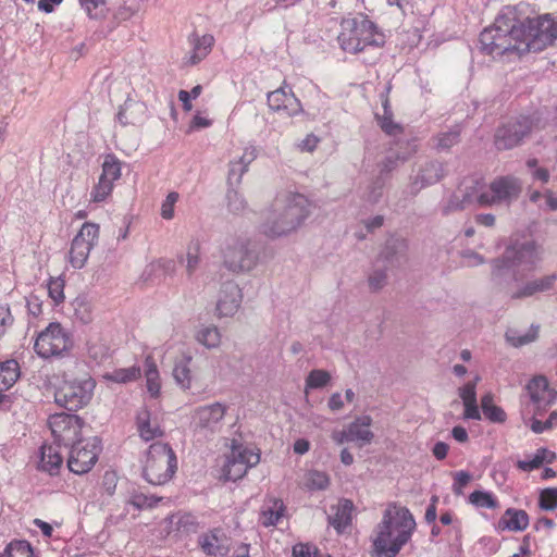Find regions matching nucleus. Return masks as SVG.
Wrapping results in <instances>:
<instances>
[{
  "mask_svg": "<svg viewBox=\"0 0 557 557\" xmlns=\"http://www.w3.org/2000/svg\"><path fill=\"white\" fill-rule=\"evenodd\" d=\"M333 509L335 512L329 518V522L338 533H342L351 523L354 503L345 498L339 500Z\"/></svg>",
  "mask_w": 557,
  "mask_h": 557,
  "instance_id": "c85d7f7f",
  "label": "nucleus"
},
{
  "mask_svg": "<svg viewBox=\"0 0 557 557\" xmlns=\"http://www.w3.org/2000/svg\"><path fill=\"white\" fill-rule=\"evenodd\" d=\"M191 356L184 355L182 359L175 362L173 368V377L183 389H188L191 386Z\"/></svg>",
  "mask_w": 557,
  "mask_h": 557,
  "instance_id": "2f4dec72",
  "label": "nucleus"
},
{
  "mask_svg": "<svg viewBox=\"0 0 557 557\" xmlns=\"http://www.w3.org/2000/svg\"><path fill=\"white\" fill-rule=\"evenodd\" d=\"M520 25L524 33L525 53L541 52L557 41V20L549 13L527 17L520 21Z\"/></svg>",
  "mask_w": 557,
  "mask_h": 557,
  "instance_id": "0eeeda50",
  "label": "nucleus"
},
{
  "mask_svg": "<svg viewBox=\"0 0 557 557\" xmlns=\"http://www.w3.org/2000/svg\"><path fill=\"white\" fill-rule=\"evenodd\" d=\"M465 411H463V418L469 420H480L481 414L478 407V401L467 403L463 404Z\"/></svg>",
  "mask_w": 557,
  "mask_h": 557,
  "instance_id": "69168bd1",
  "label": "nucleus"
},
{
  "mask_svg": "<svg viewBox=\"0 0 557 557\" xmlns=\"http://www.w3.org/2000/svg\"><path fill=\"white\" fill-rule=\"evenodd\" d=\"M284 504L282 500H274L272 506L263 508L262 516V524L264 527H274L278 523L280 519L284 515Z\"/></svg>",
  "mask_w": 557,
  "mask_h": 557,
  "instance_id": "ea45409f",
  "label": "nucleus"
},
{
  "mask_svg": "<svg viewBox=\"0 0 557 557\" xmlns=\"http://www.w3.org/2000/svg\"><path fill=\"white\" fill-rule=\"evenodd\" d=\"M523 34L519 20V7H507L494 23L480 34L481 49L493 58L509 53L521 55L527 49L522 39Z\"/></svg>",
  "mask_w": 557,
  "mask_h": 557,
  "instance_id": "f03ea898",
  "label": "nucleus"
},
{
  "mask_svg": "<svg viewBox=\"0 0 557 557\" xmlns=\"http://www.w3.org/2000/svg\"><path fill=\"white\" fill-rule=\"evenodd\" d=\"M114 184L99 177L98 183L90 193V200L99 203L104 201L113 191Z\"/></svg>",
  "mask_w": 557,
  "mask_h": 557,
  "instance_id": "de8ad7c7",
  "label": "nucleus"
},
{
  "mask_svg": "<svg viewBox=\"0 0 557 557\" xmlns=\"http://www.w3.org/2000/svg\"><path fill=\"white\" fill-rule=\"evenodd\" d=\"M21 375L20 364L15 359L0 362V394L10 389Z\"/></svg>",
  "mask_w": 557,
  "mask_h": 557,
  "instance_id": "c756f323",
  "label": "nucleus"
},
{
  "mask_svg": "<svg viewBox=\"0 0 557 557\" xmlns=\"http://www.w3.org/2000/svg\"><path fill=\"white\" fill-rule=\"evenodd\" d=\"M99 237V225L86 222L81 227L72 244H94Z\"/></svg>",
  "mask_w": 557,
  "mask_h": 557,
  "instance_id": "a18cd8bd",
  "label": "nucleus"
},
{
  "mask_svg": "<svg viewBox=\"0 0 557 557\" xmlns=\"http://www.w3.org/2000/svg\"><path fill=\"white\" fill-rule=\"evenodd\" d=\"M65 282L61 276L50 277L47 283L48 296L52 299L54 306L64 301Z\"/></svg>",
  "mask_w": 557,
  "mask_h": 557,
  "instance_id": "49530a36",
  "label": "nucleus"
},
{
  "mask_svg": "<svg viewBox=\"0 0 557 557\" xmlns=\"http://www.w3.org/2000/svg\"><path fill=\"white\" fill-rule=\"evenodd\" d=\"M259 461V454L244 448L242 445H234L223 466V476L227 481L236 482L247 473L249 468L256 466Z\"/></svg>",
  "mask_w": 557,
  "mask_h": 557,
  "instance_id": "4468645a",
  "label": "nucleus"
},
{
  "mask_svg": "<svg viewBox=\"0 0 557 557\" xmlns=\"http://www.w3.org/2000/svg\"><path fill=\"white\" fill-rule=\"evenodd\" d=\"M79 5L90 18H98L102 15L106 0H78Z\"/></svg>",
  "mask_w": 557,
  "mask_h": 557,
  "instance_id": "603ef678",
  "label": "nucleus"
},
{
  "mask_svg": "<svg viewBox=\"0 0 557 557\" xmlns=\"http://www.w3.org/2000/svg\"><path fill=\"white\" fill-rule=\"evenodd\" d=\"M74 318L82 324H88L92 321L91 304L85 295H78L71 304Z\"/></svg>",
  "mask_w": 557,
  "mask_h": 557,
  "instance_id": "72a5a7b5",
  "label": "nucleus"
},
{
  "mask_svg": "<svg viewBox=\"0 0 557 557\" xmlns=\"http://www.w3.org/2000/svg\"><path fill=\"white\" fill-rule=\"evenodd\" d=\"M66 450H69V470L75 474H85L92 469L98 460L101 450L100 441L97 437L81 438Z\"/></svg>",
  "mask_w": 557,
  "mask_h": 557,
  "instance_id": "f8f14e48",
  "label": "nucleus"
},
{
  "mask_svg": "<svg viewBox=\"0 0 557 557\" xmlns=\"http://www.w3.org/2000/svg\"><path fill=\"white\" fill-rule=\"evenodd\" d=\"M521 191L522 185L519 178L510 175L498 176L491 182L486 189L478 195L476 201L483 207L509 205L518 199Z\"/></svg>",
  "mask_w": 557,
  "mask_h": 557,
  "instance_id": "9b49d317",
  "label": "nucleus"
},
{
  "mask_svg": "<svg viewBox=\"0 0 557 557\" xmlns=\"http://www.w3.org/2000/svg\"><path fill=\"white\" fill-rule=\"evenodd\" d=\"M268 106L275 112H282L288 116L297 114L301 110L299 99L285 87L277 88L268 95Z\"/></svg>",
  "mask_w": 557,
  "mask_h": 557,
  "instance_id": "412c9836",
  "label": "nucleus"
},
{
  "mask_svg": "<svg viewBox=\"0 0 557 557\" xmlns=\"http://www.w3.org/2000/svg\"><path fill=\"white\" fill-rule=\"evenodd\" d=\"M231 557H252L250 555V544L247 543H240L238 544L234 550Z\"/></svg>",
  "mask_w": 557,
  "mask_h": 557,
  "instance_id": "774afa93",
  "label": "nucleus"
},
{
  "mask_svg": "<svg viewBox=\"0 0 557 557\" xmlns=\"http://www.w3.org/2000/svg\"><path fill=\"white\" fill-rule=\"evenodd\" d=\"M178 262L186 265L188 275H191L199 267L201 260L200 246H187L185 252L177 255Z\"/></svg>",
  "mask_w": 557,
  "mask_h": 557,
  "instance_id": "e433bc0d",
  "label": "nucleus"
},
{
  "mask_svg": "<svg viewBox=\"0 0 557 557\" xmlns=\"http://www.w3.org/2000/svg\"><path fill=\"white\" fill-rule=\"evenodd\" d=\"M147 389L151 397H158L160 394L159 372L153 362L147 363L146 370Z\"/></svg>",
  "mask_w": 557,
  "mask_h": 557,
  "instance_id": "8fccbe9b",
  "label": "nucleus"
},
{
  "mask_svg": "<svg viewBox=\"0 0 557 557\" xmlns=\"http://www.w3.org/2000/svg\"><path fill=\"white\" fill-rule=\"evenodd\" d=\"M92 246H71L67 252L70 264L74 269H82L88 259Z\"/></svg>",
  "mask_w": 557,
  "mask_h": 557,
  "instance_id": "c03bdc74",
  "label": "nucleus"
},
{
  "mask_svg": "<svg viewBox=\"0 0 557 557\" xmlns=\"http://www.w3.org/2000/svg\"><path fill=\"white\" fill-rule=\"evenodd\" d=\"M48 423L53 436L52 443L63 446L64 449L81 440L84 421L77 414L54 413L50 416Z\"/></svg>",
  "mask_w": 557,
  "mask_h": 557,
  "instance_id": "ddd939ff",
  "label": "nucleus"
},
{
  "mask_svg": "<svg viewBox=\"0 0 557 557\" xmlns=\"http://www.w3.org/2000/svg\"><path fill=\"white\" fill-rule=\"evenodd\" d=\"M140 376V368L133 366L129 368L115 369L111 373L107 374L109 381L115 383H128L137 380Z\"/></svg>",
  "mask_w": 557,
  "mask_h": 557,
  "instance_id": "79ce46f5",
  "label": "nucleus"
},
{
  "mask_svg": "<svg viewBox=\"0 0 557 557\" xmlns=\"http://www.w3.org/2000/svg\"><path fill=\"white\" fill-rule=\"evenodd\" d=\"M171 524L181 535H191L198 533L203 524L198 517L191 512H177L171 517Z\"/></svg>",
  "mask_w": 557,
  "mask_h": 557,
  "instance_id": "cd10ccee",
  "label": "nucleus"
},
{
  "mask_svg": "<svg viewBox=\"0 0 557 557\" xmlns=\"http://www.w3.org/2000/svg\"><path fill=\"white\" fill-rule=\"evenodd\" d=\"M471 475L467 471H459L455 474L453 491L456 495L462 494V488L470 482Z\"/></svg>",
  "mask_w": 557,
  "mask_h": 557,
  "instance_id": "680f3d73",
  "label": "nucleus"
},
{
  "mask_svg": "<svg viewBox=\"0 0 557 557\" xmlns=\"http://www.w3.org/2000/svg\"><path fill=\"white\" fill-rule=\"evenodd\" d=\"M459 131L443 133L437 138V146L443 149H448L459 141Z\"/></svg>",
  "mask_w": 557,
  "mask_h": 557,
  "instance_id": "13d9d810",
  "label": "nucleus"
},
{
  "mask_svg": "<svg viewBox=\"0 0 557 557\" xmlns=\"http://www.w3.org/2000/svg\"><path fill=\"white\" fill-rule=\"evenodd\" d=\"M161 498L153 495H146L144 493L134 491L127 500V504L132 505L138 510L153 508L158 505Z\"/></svg>",
  "mask_w": 557,
  "mask_h": 557,
  "instance_id": "37998d69",
  "label": "nucleus"
},
{
  "mask_svg": "<svg viewBox=\"0 0 557 557\" xmlns=\"http://www.w3.org/2000/svg\"><path fill=\"white\" fill-rule=\"evenodd\" d=\"M180 199V195L176 191H171L168 194L165 199L161 205L160 214L164 220H172L174 218V208L176 202Z\"/></svg>",
  "mask_w": 557,
  "mask_h": 557,
  "instance_id": "6e6d98bb",
  "label": "nucleus"
},
{
  "mask_svg": "<svg viewBox=\"0 0 557 557\" xmlns=\"http://www.w3.org/2000/svg\"><path fill=\"white\" fill-rule=\"evenodd\" d=\"M70 334L59 322H51L36 337L34 343L35 352L42 359L53 356H61L72 348Z\"/></svg>",
  "mask_w": 557,
  "mask_h": 557,
  "instance_id": "9d476101",
  "label": "nucleus"
},
{
  "mask_svg": "<svg viewBox=\"0 0 557 557\" xmlns=\"http://www.w3.org/2000/svg\"><path fill=\"white\" fill-rule=\"evenodd\" d=\"M534 127L530 117H521L500 126L495 134V146L498 150L511 149L532 132Z\"/></svg>",
  "mask_w": 557,
  "mask_h": 557,
  "instance_id": "f3484780",
  "label": "nucleus"
},
{
  "mask_svg": "<svg viewBox=\"0 0 557 557\" xmlns=\"http://www.w3.org/2000/svg\"><path fill=\"white\" fill-rule=\"evenodd\" d=\"M62 448L63 446H59L55 443L42 444L39 449L40 460L38 469L51 476L59 474L63 465Z\"/></svg>",
  "mask_w": 557,
  "mask_h": 557,
  "instance_id": "5701e85b",
  "label": "nucleus"
},
{
  "mask_svg": "<svg viewBox=\"0 0 557 557\" xmlns=\"http://www.w3.org/2000/svg\"><path fill=\"white\" fill-rule=\"evenodd\" d=\"M320 143L319 137L313 134H308L304 140L298 145L300 151L312 152L318 144Z\"/></svg>",
  "mask_w": 557,
  "mask_h": 557,
  "instance_id": "0e129e2a",
  "label": "nucleus"
},
{
  "mask_svg": "<svg viewBox=\"0 0 557 557\" xmlns=\"http://www.w3.org/2000/svg\"><path fill=\"white\" fill-rule=\"evenodd\" d=\"M372 418L368 414L357 417L347 425L350 442L356 443L359 447L370 444L374 437L371 431Z\"/></svg>",
  "mask_w": 557,
  "mask_h": 557,
  "instance_id": "393cba45",
  "label": "nucleus"
},
{
  "mask_svg": "<svg viewBox=\"0 0 557 557\" xmlns=\"http://www.w3.org/2000/svg\"><path fill=\"white\" fill-rule=\"evenodd\" d=\"M539 506L542 510L553 511L557 508V487H547L541 491Z\"/></svg>",
  "mask_w": 557,
  "mask_h": 557,
  "instance_id": "3c124183",
  "label": "nucleus"
},
{
  "mask_svg": "<svg viewBox=\"0 0 557 557\" xmlns=\"http://www.w3.org/2000/svg\"><path fill=\"white\" fill-rule=\"evenodd\" d=\"M541 261L537 246H507L500 258L492 261L493 284L506 289L511 299H523L553 289L557 274H549L525 282L511 290L513 283L523 281Z\"/></svg>",
  "mask_w": 557,
  "mask_h": 557,
  "instance_id": "f257e3e1",
  "label": "nucleus"
},
{
  "mask_svg": "<svg viewBox=\"0 0 557 557\" xmlns=\"http://www.w3.org/2000/svg\"><path fill=\"white\" fill-rule=\"evenodd\" d=\"M318 548L308 543H298L293 546V557H317Z\"/></svg>",
  "mask_w": 557,
  "mask_h": 557,
  "instance_id": "bf43d9fd",
  "label": "nucleus"
},
{
  "mask_svg": "<svg viewBox=\"0 0 557 557\" xmlns=\"http://www.w3.org/2000/svg\"><path fill=\"white\" fill-rule=\"evenodd\" d=\"M384 114L377 116V122L382 131L389 136H397L403 133V127L393 121V114L388 108V100L383 103Z\"/></svg>",
  "mask_w": 557,
  "mask_h": 557,
  "instance_id": "58836bf2",
  "label": "nucleus"
},
{
  "mask_svg": "<svg viewBox=\"0 0 557 557\" xmlns=\"http://www.w3.org/2000/svg\"><path fill=\"white\" fill-rule=\"evenodd\" d=\"M26 307L28 313L33 317H38L42 313V300L37 295L32 294L26 298Z\"/></svg>",
  "mask_w": 557,
  "mask_h": 557,
  "instance_id": "e2e57ef3",
  "label": "nucleus"
},
{
  "mask_svg": "<svg viewBox=\"0 0 557 557\" xmlns=\"http://www.w3.org/2000/svg\"><path fill=\"white\" fill-rule=\"evenodd\" d=\"M483 414L491 422L503 423L506 421V412L500 407L495 405L491 407L484 406Z\"/></svg>",
  "mask_w": 557,
  "mask_h": 557,
  "instance_id": "052dcab7",
  "label": "nucleus"
},
{
  "mask_svg": "<svg viewBox=\"0 0 557 557\" xmlns=\"http://www.w3.org/2000/svg\"><path fill=\"white\" fill-rule=\"evenodd\" d=\"M469 503L476 508L496 509L499 503L488 491H474L469 495Z\"/></svg>",
  "mask_w": 557,
  "mask_h": 557,
  "instance_id": "4c0bfd02",
  "label": "nucleus"
},
{
  "mask_svg": "<svg viewBox=\"0 0 557 557\" xmlns=\"http://www.w3.org/2000/svg\"><path fill=\"white\" fill-rule=\"evenodd\" d=\"M395 246H383L368 273L367 282L370 292L376 293L387 284L388 272L397 262Z\"/></svg>",
  "mask_w": 557,
  "mask_h": 557,
  "instance_id": "2eb2a0df",
  "label": "nucleus"
},
{
  "mask_svg": "<svg viewBox=\"0 0 557 557\" xmlns=\"http://www.w3.org/2000/svg\"><path fill=\"white\" fill-rule=\"evenodd\" d=\"M195 338L197 343L206 348L213 349L219 347L221 343V333L215 325H201L197 330Z\"/></svg>",
  "mask_w": 557,
  "mask_h": 557,
  "instance_id": "473e14b6",
  "label": "nucleus"
},
{
  "mask_svg": "<svg viewBox=\"0 0 557 557\" xmlns=\"http://www.w3.org/2000/svg\"><path fill=\"white\" fill-rule=\"evenodd\" d=\"M136 425L140 438L145 442H150L163 435V430L161 429L157 418L152 417L151 411L147 407L141 408L137 412Z\"/></svg>",
  "mask_w": 557,
  "mask_h": 557,
  "instance_id": "b1692460",
  "label": "nucleus"
},
{
  "mask_svg": "<svg viewBox=\"0 0 557 557\" xmlns=\"http://www.w3.org/2000/svg\"><path fill=\"white\" fill-rule=\"evenodd\" d=\"M337 42L344 52L359 54L383 48L386 44V35L367 14H348L339 23Z\"/></svg>",
  "mask_w": 557,
  "mask_h": 557,
  "instance_id": "20e7f679",
  "label": "nucleus"
},
{
  "mask_svg": "<svg viewBox=\"0 0 557 557\" xmlns=\"http://www.w3.org/2000/svg\"><path fill=\"white\" fill-rule=\"evenodd\" d=\"M557 422V411L554 410L549 413L547 420L541 421L533 417L530 420V429L535 434H541L547 430H550Z\"/></svg>",
  "mask_w": 557,
  "mask_h": 557,
  "instance_id": "864d4df0",
  "label": "nucleus"
},
{
  "mask_svg": "<svg viewBox=\"0 0 557 557\" xmlns=\"http://www.w3.org/2000/svg\"><path fill=\"white\" fill-rule=\"evenodd\" d=\"M243 294L234 281H226L221 285L216 300V314L219 318L233 317L239 309Z\"/></svg>",
  "mask_w": 557,
  "mask_h": 557,
  "instance_id": "aec40b11",
  "label": "nucleus"
},
{
  "mask_svg": "<svg viewBox=\"0 0 557 557\" xmlns=\"http://www.w3.org/2000/svg\"><path fill=\"white\" fill-rule=\"evenodd\" d=\"M539 331L540 325L537 324H532L524 333L517 329H508L505 333V339L510 346L519 348L535 342L539 337Z\"/></svg>",
  "mask_w": 557,
  "mask_h": 557,
  "instance_id": "7c9ffc66",
  "label": "nucleus"
},
{
  "mask_svg": "<svg viewBox=\"0 0 557 557\" xmlns=\"http://www.w3.org/2000/svg\"><path fill=\"white\" fill-rule=\"evenodd\" d=\"M416 528V521L409 509L388 508L376 527L373 547L380 557H396L406 545Z\"/></svg>",
  "mask_w": 557,
  "mask_h": 557,
  "instance_id": "39448f33",
  "label": "nucleus"
},
{
  "mask_svg": "<svg viewBox=\"0 0 557 557\" xmlns=\"http://www.w3.org/2000/svg\"><path fill=\"white\" fill-rule=\"evenodd\" d=\"M310 207V201L301 194H280L264 212L260 232L272 239L289 234L308 218Z\"/></svg>",
  "mask_w": 557,
  "mask_h": 557,
  "instance_id": "7ed1b4c3",
  "label": "nucleus"
},
{
  "mask_svg": "<svg viewBox=\"0 0 557 557\" xmlns=\"http://www.w3.org/2000/svg\"><path fill=\"white\" fill-rule=\"evenodd\" d=\"M525 392L536 409L535 414H539L540 410H545L557 400V391L549 387L545 375L533 376L527 383Z\"/></svg>",
  "mask_w": 557,
  "mask_h": 557,
  "instance_id": "6ab92c4d",
  "label": "nucleus"
},
{
  "mask_svg": "<svg viewBox=\"0 0 557 557\" xmlns=\"http://www.w3.org/2000/svg\"><path fill=\"white\" fill-rule=\"evenodd\" d=\"M86 349L89 359L95 364H101L111 357V348L108 339L99 332H92L86 342Z\"/></svg>",
  "mask_w": 557,
  "mask_h": 557,
  "instance_id": "a878e982",
  "label": "nucleus"
},
{
  "mask_svg": "<svg viewBox=\"0 0 557 557\" xmlns=\"http://www.w3.org/2000/svg\"><path fill=\"white\" fill-rule=\"evenodd\" d=\"M0 557H34V550L29 542L14 540L5 546Z\"/></svg>",
  "mask_w": 557,
  "mask_h": 557,
  "instance_id": "c9c22d12",
  "label": "nucleus"
},
{
  "mask_svg": "<svg viewBox=\"0 0 557 557\" xmlns=\"http://www.w3.org/2000/svg\"><path fill=\"white\" fill-rule=\"evenodd\" d=\"M461 261L460 264L463 267H476L484 262V258L475 251L467 248L459 251Z\"/></svg>",
  "mask_w": 557,
  "mask_h": 557,
  "instance_id": "4d7b16f0",
  "label": "nucleus"
},
{
  "mask_svg": "<svg viewBox=\"0 0 557 557\" xmlns=\"http://www.w3.org/2000/svg\"><path fill=\"white\" fill-rule=\"evenodd\" d=\"M177 470V458L168 443H153L149 446L143 468V478L151 485L168 483Z\"/></svg>",
  "mask_w": 557,
  "mask_h": 557,
  "instance_id": "423d86ee",
  "label": "nucleus"
},
{
  "mask_svg": "<svg viewBox=\"0 0 557 557\" xmlns=\"http://www.w3.org/2000/svg\"><path fill=\"white\" fill-rule=\"evenodd\" d=\"M197 545L207 557H225L231 552V539L221 527L199 534Z\"/></svg>",
  "mask_w": 557,
  "mask_h": 557,
  "instance_id": "a211bd4d",
  "label": "nucleus"
},
{
  "mask_svg": "<svg viewBox=\"0 0 557 557\" xmlns=\"http://www.w3.org/2000/svg\"><path fill=\"white\" fill-rule=\"evenodd\" d=\"M122 175L121 161L114 154H107L102 163L100 178L114 184Z\"/></svg>",
  "mask_w": 557,
  "mask_h": 557,
  "instance_id": "f704fd0d",
  "label": "nucleus"
},
{
  "mask_svg": "<svg viewBox=\"0 0 557 557\" xmlns=\"http://www.w3.org/2000/svg\"><path fill=\"white\" fill-rule=\"evenodd\" d=\"M330 484L329 475L319 470H311L306 475L305 486L307 490L313 491H323Z\"/></svg>",
  "mask_w": 557,
  "mask_h": 557,
  "instance_id": "a19ab883",
  "label": "nucleus"
},
{
  "mask_svg": "<svg viewBox=\"0 0 557 557\" xmlns=\"http://www.w3.org/2000/svg\"><path fill=\"white\" fill-rule=\"evenodd\" d=\"M260 247L225 246L222 250L225 268L235 273L250 271L259 261Z\"/></svg>",
  "mask_w": 557,
  "mask_h": 557,
  "instance_id": "dca6fc26",
  "label": "nucleus"
},
{
  "mask_svg": "<svg viewBox=\"0 0 557 557\" xmlns=\"http://www.w3.org/2000/svg\"><path fill=\"white\" fill-rule=\"evenodd\" d=\"M228 405L222 401L195 407L190 411L189 428L198 440H212L223 429Z\"/></svg>",
  "mask_w": 557,
  "mask_h": 557,
  "instance_id": "6e6552de",
  "label": "nucleus"
},
{
  "mask_svg": "<svg viewBox=\"0 0 557 557\" xmlns=\"http://www.w3.org/2000/svg\"><path fill=\"white\" fill-rule=\"evenodd\" d=\"M96 382L91 377L64 381L54 393L55 404L69 411H77L89 404Z\"/></svg>",
  "mask_w": 557,
  "mask_h": 557,
  "instance_id": "1a4fd4ad",
  "label": "nucleus"
},
{
  "mask_svg": "<svg viewBox=\"0 0 557 557\" xmlns=\"http://www.w3.org/2000/svg\"><path fill=\"white\" fill-rule=\"evenodd\" d=\"M480 381V376L476 375L473 381H469L458 388V395L462 400V404L478 401L476 400V384Z\"/></svg>",
  "mask_w": 557,
  "mask_h": 557,
  "instance_id": "5fc2aeb1",
  "label": "nucleus"
},
{
  "mask_svg": "<svg viewBox=\"0 0 557 557\" xmlns=\"http://www.w3.org/2000/svg\"><path fill=\"white\" fill-rule=\"evenodd\" d=\"M212 121L206 116H202L200 113H196L191 120L190 127L193 129L206 128L211 126Z\"/></svg>",
  "mask_w": 557,
  "mask_h": 557,
  "instance_id": "338daca9",
  "label": "nucleus"
},
{
  "mask_svg": "<svg viewBox=\"0 0 557 557\" xmlns=\"http://www.w3.org/2000/svg\"><path fill=\"white\" fill-rule=\"evenodd\" d=\"M188 42L190 45V51L185 57V64L196 65L208 57L214 46L215 39L211 34L199 35L194 32L188 37Z\"/></svg>",
  "mask_w": 557,
  "mask_h": 557,
  "instance_id": "4be33fe9",
  "label": "nucleus"
},
{
  "mask_svg": "<svg viewBox=\"0 0 557 557\" xmlns=\"http://www.w3.org/2000/svg\"><path fill=\"white\" fill-rule=\"evenodd\" d=\"M529 515L523 509L508 508L498 520L500 531L521 532L529 527Z\"/></svg>",
  "mask_w": 557,
  "mask_h": 557,
  "instance_id": "bb28decb",
  "label": "nucleus"
},
{
  "mask_svg": "<svg viewBox=\"0 0 557 557\" xmlns=\"http://www.w3.org/2000/svg\"><path fill=\"white\" fill-rule=\"evenodd\" d=\"M331 375L325 370H312L306 379V388H322L329 384Z\"/></svg>",
  "mask_w": 557,
  "mask_h": 557,
  "instance_id": "09e8293b",
  "label": "nucleus"
}]
</instances>
